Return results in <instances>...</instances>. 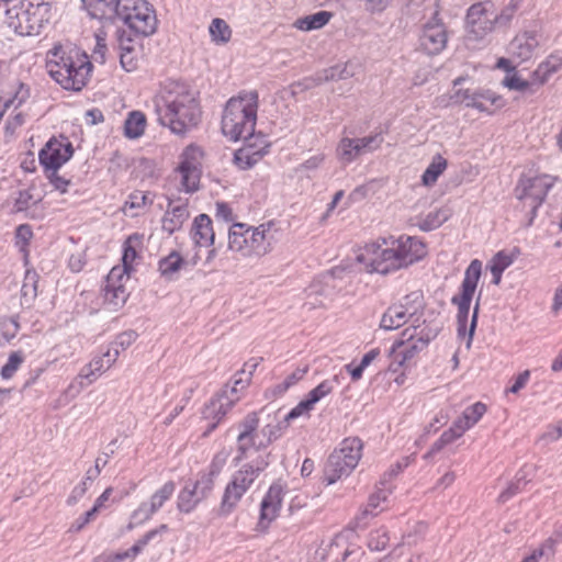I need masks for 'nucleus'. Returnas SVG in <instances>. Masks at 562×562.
Instances as JSON below:
<instances>
[{
  "mask_svg": "<svg viewBox=\"0 0 562 562\" xmlns=\"http://www.w3.org/2000/svg\"><path fill=\"white\" fill-rule=\"evenodd\" d=\"M427 254L422 239L412 236L379 238L367 244L356 260L368 272L387 274L405 269L422 260Z\"/></svg>",
  "mask_w": 562,
  "mask_h": 562,
  "instance_id": "1",
  "label": "nucleus"
},
{
  "mask_svg": "<svg viewBox=\"0 0 562 562\" xmlns=\"http://www.w3.org/2000/svg\"><path fill=\"white\" fill-rule=\"evenodd\" d=\"M158 122L177 135H184L195 128L202 111L195 93L184 85H165L154 99Z\"/></svg>",
  "mask_w": 562,
  "mask_h": 562,
  "instance_id": "2",
  "label": "nucleus"
},
{
  "mask_svg": "<svg viewBox=\"0 0 562 562\" xmlns=\"http://www.w3.org/2000/svg\"><path fill=\"white\" fill-rule=\"evenodd\" d=\"M49 76L64 89L80 91L88 82L92 64L89 56L71 44H56L46 54Z\"/></svg>",
  "mask_w": 562,
  "mask_h": 562,
  "instance_id": "3",
  "label": "nucleus"
},
{
  "mask_svg": "<svg viewBox=\"0 0 562 562\" xmlns=\"http://www.w3.org/2000/svg\"><path fill=\"white\" fill-rule=\"evenodd\" d=\"M280 235L273 222L258 226L234 223L228 231V249L244 258H261L273 250Z\"/></svg>",
  "mask_w": 562,
  "mask_h": 562,
  "instance_id": "4",
  "label": "nucleus"
},
{
  "mask_svg": "<svg viewBox=\"0 0 562 562\" xmlns=\"http://www.w3.org/2000/svg\"><path fill=\"white\" fill-rule=\"evenodd\" d=\"M258 109V94L255 91L240 93L231 98L222 117V132L231 140L252 136Z\"/></svg>",
  "mask_w": 562,
  "mask_h": 562,
  "instance_id": "5",
  "label": "nucleus"
},
{
  "mask_svg": "<svg viewBox=\"0 0 562 562\" xmlns=\"http://www.w3.org/2000/svg\"><path fill=\"white\" fill-rule=\"evenodd\" d=\"M481 272L482 262L479 259L472 260L469 267L465 269L464 278L460 288V294L454 295L451 299L452 304L458 306V335L462 337L467 336L465 346L468 349L471 347L476 327L479 302H476L474 306L469 329L467 328V324L470 313V305L475 293L477 282L480 280Z\"/></svg>",
  "mask_w": 562,
  "mask_h": 562,
  "instance_id": "6",
  "label": "nucleus"
},
{
  "mask_svg": "<svg viewBox=\"0 0 562 562\" xmlns=\"http://www.w3.org/2000/svg\"><path fill=\"white\" fill-rule=\"evenodd\" d=\"M8 26L20 36H36L49 24L53 12L48 0H25L7 11Z\"/></svg>",
  "mask_w": 562,
  "mask_h": 562,
  "instance_id": "7",
  "label": "nucleus"
},
{
  "mask_svg": "<svg viewBox=\"0 0 562 562\" xmlns=\"http://www.w3.org/2000/svg\"><path fill=\"white\" fill-rule=\"evenodd\" d=\"M269 456L270 453L260 454L251 462L243 464L233 473L222 496L220 504L221 515L227 516L235 510L243 496L269 465Z\"/></svg>",
  "mask_w": 562,
  "mask_h": 562,
  "instance_id": "8",
  "label": "nucleus"
},
{
  "mask_svg": "<svg viewBox=\"0 0 562 562\" xmlns=\"http://www.w3.org/2000/svg\"><path fill=\"white\" fill-rule=\"evenodd\" d=\"M436 336L437 330L427 325L425 321L423 324L407 326L391 348L393 360L390 363V370L395 372L415 359Z\"/></svg>",
  "mask_w": 562,
  "mask_h": 562,
  "instance_id": "9",
  "label": "nucleus"
},
{
  "mask_svg": "<svg viewBox=\"0 0 562 562\" xmlns=\"http://www.w3.org/2000/svg\"><path fill=\"white\" fill-rule=\"evenodd\" d=\"M362 456V441L357 437L344 439L328 457L324 468V481L330 485L347 477L356 469Z\"/></svg>",
  "mask_w": 562,
  "mask_h": 562,
  "instance_id": "10",
  "label": "nucleus"
},
{
  "mask_svg": "<svg viewBox=\"0 0 562 562\" xmlns=\"http://www.w3.org/2000/svg\"><path fill=\"white\" fill-rule=\"evenodd\" d=\"M424 308L425 302L422 292H411L387 307L381 317L380 327L384 330H394L408 322L411 325L423 324Z\"/></svg>",
  "mask_w": 562,
  "mask_h": 562,
  "instance_id": "11",
  "label": "nucleus"
},
{
  "mask_svg": "<svg viewBox=\"0 0 562 562\" xmlns=\"http://www.w3.org/2000/svg\"><path fill=\"white\" fill-rule=\"evenodd\" d=\"M251 374L252 371H239L234 376L233 385H226L216 396L211 398L203 411L204 418L213 420L211 429H214L217 423L240 400L243 392L250 383Z\"/></svg>",
  "mask_w": 562,
  "mask_h": 562,
  "instance_id": "12",
  "label": "nucleus"
},
{
  "mask_svg": "<svg viewBox=\"0 0 562 562\" xmlns=\"http://www.w3.org/2000/svg\"><path fill=\"white\" fill-rule=\"evenodd\" d=\"M114 16L142 36L151 35L157 27L156 14L145 0H119Z\"/></svg>",
  "mask_w": 562,
  "mask_h": 562,
  "instance_id": "13",
  "label": "nucleus"
},
{
  "mask_svg": "<svg viewBox=\"0 0 562 562\" xmlns=\"http://www.w3.org/2000/svg\"><path fill=\"white\" fill-rule=\"evenodd\" d=\"M512 13L499 14L491 1L472 4L465 16V33L468 41L480 42L488 35L496 23L504 16L509 20Z\"/></svg>",
  "mask_w": 562,
  "mask_h": 562,
  "instance_id": "14",
  "label": "nucleus"
},
{
  "mask_svg": "<svg viewBox=\"0 0 562 562\" xmlns=\"http://www.w3.org/2000/svg\"><path fill=\"white\" fill-rule=\"evenodd\" d=\"M120 350L114 348V351L108 349L101 356L94 357L88 364H86L74 381L69 384L68 392L72 395L79 394L85 387L92 384L103 372L109 370L117 360Z\"/></svg>",
  "mask_w": 562,
  "mask_h": 562,
  "instance_id": "15",
  "label": "nucleus"
},
{
  "mask_svg": "<svg viewBox=\"0 0 562 562\" xmlns=\"http://www.w3.org/2000/svg\"><path fill=\"white\" fill-rule=\"evenodd\" d=\"M237 436V460L248 458L250 450L259 451L268 447L265 442V437L261 436V428L259 429V417L257 413L252 412L245 416L238 424Z\"/></svg>",
  "mask_w": 562,
  "mask_h": 562,
  "instance_id": "16",
  "label": "nucleus"
},
{
  "mask_svg": "<svg viewBox=\"0 0 562 562\" xmlns=\"http://www.w3.org/2000/svg\"><path fill=\"white\" fill-rule=\"evenodd\" d=\"M202 158L203 150L194 144L187 146L180 156L178 172L186 192H194L199 188Z\"/></svg>",
  "mask_w": 562,
  "mask_h": 562,
  "instance_id": "17",
  "label": "nucleus"
},
{
  "mask_svg": "<svg viewBox=\"0 0 562 562\" xmlns=\"http://www.w3.org/2000/svg\"><path fill=\"white\" fill-rule=\"evenodd\" d=\"M552 183L548 176L524 178L518 182L515 194L518 200L536 215L537 209L543 202Z\"/></svg>",
  "mask_w": 562,
  "mask_h": 562,
  "instance_id": "18",
  "label": "nucleus"
},
{
  "mask_svg": "<svg viewBox=\"0 0 562 562\" xmlns=\"http://www.w3.org/2000/svg\"><path fill=\"white\" fill-rule=\"evenodd\" d=\"M214 486L210 480L202 479L200 474L195 481H189L177 496V508L180 513L190 514L205 501L213 492Z\"/></svg>",
  "mask_w": 562,
  "mask_h": 562,
  "instance_id": "19",
  "label": "nucleus"
},
{
  "mask_svg": "<svg viewBox=\"0 0 562 562\" xmlns=\"http://www.w3.org/2000/svg\"><path fill=\"white\" fill-rule=\"evenodd\" d=\"M74 155L72 144L66 136L52 137L38 154L41 165L46 171L59 169Z\"/></svg>",
  "mask_w": 562,
  "mask_h": 562,
  "instance_id": "20",
  "label": "nucleus"
},
{
  "mask_svg": "<svg viewBox=\"0 0 562 562\" xmlns=\"http://www.w3.org/2000/svg\"><path fill=\"white\" fill-rule=\"evenodd\" d=\"M448 43V32L443 22L439 19L438 12L427 21L419 36V47L428 55H438Z\"/></svg>",
  "mask_w": 562,
  "mask_h": 562,
  "instance_id": "21",
  "label": "nucleus"
},
{
  "mask_svg": "<svg viewBox=\"0 0 562 562\" xmlns=\"http://www.w3.org/2000/svg\"><path fill=\"white\" fill-rule=\"evenodd\" d=\"M176 485L172 481L166 482L159 487L147 502H143L132 514L128 529L135 525H139L148 520L155 513H157L167 501L173 495Z\"/></svg>",
  "mask_w": 562,
  "mask_h": 562,
  "instance_id": "22",
  "label": "nucleus"
},
{
  "mask_svg": "<svg viewBox=\"0 0 562 562\" xmlns=\"http://www.w3.org/2000/svg\"><path fill=\"white\" fill-rule=\"evenodd\" d=\"M130 277L125 276L124 269L112 268L109 272L103 289L104 302L112 310H117L123 306L127 300L128 293L125 288V282Z\"/></svg>",
  "mask_w": 562,
  "mask_h": 562,
  "instance_id": "23",
  "label": "nucleus"
},
{
  "mask_svg": "<svg viewBox=\"0 0 562 562\" xmlns=\"http://www.w3.org/2000/svg\"><path fill=\"white\" fill-rule=\"evenodd\" d=\"M191 237L199 248H209L204 265H209L216 256V250L212 248L215 239V233L212 226V220L206 214H200L193 221Z\"/></svg>",
  "mask_w": 562,
  "mask_h": 562,
  "instance_id": "24",
  "label": "nucleus"
},
{
  "mask_svg": "<svg viewBox=\"0 0 562 562\" xmlns=\"http://www.w3.org/2000/svg\"><path fill=\"white\" fill-rule=\"evenodd\" d=\"M244 139L246 140L245 145L235 153V162L239 168L247 169L263 157L267 153L268 145L262 138H260L259 144H257L258 138L254 137V135Z\"/></svg>",
  "mask_w": 562,
  "mask_h": 562,
  "instance_id": "25",
  "label": "nucleus"
},
{
  "mask_svg": "<svg viewBox=\"0 0 562 562\" xmlns=\"http://www.w3.org/2000/svg\"><path fill=\"white\" fill-rule=\"evenodd\" d=\"M539 43L535 34L522 33L517 35L509 44L508 52L518 63L530 59Z\"/></svg>",
  "mask_w": 562,
  "mask_h": 562,
  "instance_id": "26",
  "label": "nucleus"
},
{
  "mask_svg": "<svg viewBox=\"0 0 562 562\" xmlns=\"http://www.w3.org/2000/svg\"><path fill=\"white\" fill-rule=\"evenodd\" d=\"M200 260V256L196 252L188 263L195 266ZM187 263L179 252L172 251L168 256L161 258L158 262V270L166 280L171 281L176 279L177 273L181 267Z\"/></svg>",
  "mask_w": 562,
  "mask_h": 562,
  "instance_id": "27",
  "label": "nucleus"
},
{
  "mask_svg": "<svg viewBox=\"0 0 562 562\" xmlns=\"http://www.w3.org/2000/svg\"><path fill=\"white\" fill-rule=\"evenodd\" d=\"M282 503V487L271 485L268 493L261 502L260 519L261 521H272L279 514Z\"/></svg>",
  "mask_w": 562,
  "mask_h": 562,
  "instance_id": "28",
  "label": "nucleus"
},
{
  "mask_svg": "<svg viewBox=\"0 0 562 562\" xmlns=\"http://www.w3.org/2000/svg\"><path fill=\"white\" fill-rule=\"evenodd\" d=\"M189 216L190 213L187 205H169L162 217V229L168 234H172L182 227Z\"/></svg>",
  "mask_w": 562,
  "mask_h": 562,
  "instance_id": "29",
  "label": "nucleus"
},
{
  "mask_svg": "<svg viewBox=\"0 0 562 562\" xmlns=\"http://www.w3.org/2000/svg\"><path fill=\"white\" fill-rule=\"evenodd\" d=\"M562 67V50L551 54L533 71V78L537 80V87L544 85L549 78Z\"/></svg>",
  "mask_w": 562,
  "mask_h": 562,
  "instance_id": "30",
  "label": "nucleus"
},
{
  "mask_svg": "<svg viewBox=\"0 0 562 562\" xmlns=\"http://www.w3.org/2000/svg\"><path fill=\"white\" fill-rule=\"evenodd\" d=\"M83 8L94 19H112L119 0H81Z\"/></svg>",
  "mask_w": 562,
  "mask_h": 562,
  "instance_id": "31",
  "label": "nucleus"
},
{
  "mask_svg": "<svg viewBox=\"0 0 562 562\" xmlns=\"http://www.w3.org/2000/svg\"><path fill=\"white\" fill-rule=\"evenodd\" d=\"M167 526L161 525L157 529L149 530L142 538H139L130 549L119 552L115 554V561H123L126 559H134L140 552H143L144 548L154 540L160 532L166 531Z\"/></svg>",
  "mask_w": 562,
  "mask_h": 562,
  "instance_id": "32",
  "label": "nucleus"
},
{
  "mask_svg": "<svg viewBox=\"0 0 562 562\" xmlns=\"http://www.w3.org/2000/svg\"><path fill=\"white\" fill-rule=\"evenodd\" d=\"M143 235L133 234L124 243V252L122 257L123 266L117 267L119 269L125 270V276L130 277L133 262L137 258V251L143 245Z\"/></svg>",
  "mask_w": 562,
  "mask_h": 562,
  "instance_id": "33",
  "label": "nucleus"
},
{
  "mask_svg": "<svg viewBox=\"0 0 562 562\" xmlns=\"http://www.w3.org/2000/svg\"><path fill=\"white\" fill-rule=\"evenodd\" d=\"M480 90L459 89L451 97V101L458 104H464L468 108H474L480 112H490V106L479 99Z\"/></svg>",
  "mask_w": 562,
  "mask_h": 562,
  "instance_id": "34",
  "label": "nucleus"
},
{
  "mask_svg": "<svg viewBox=\"0 0 562 562\" xmlns=\"http://www.w3.org/2000/svg\"><path fill=\"white\" fill-rule=\"evenodd\" d=\"M447 167V159L440 154L435 155L422 176V183L425 187H432L437 182L438 178L445 172Z\"/></svg>",
  "mask_w": 562,
  "mask_h": 562,
  "instance_id": "35",
  "label": "nucleus"
},
{
  "mask_svg": "<svg viewBox=\"0 0 562 562\" xmlns=\"http://www.w3.org/2000/svg\"><path fill=\"white\" fill-rule=\"evenodd\" d=\"M451 212L448 207L435 209L420 217L417 225L422 231L429 232L441 226L450 217Z\"/></svg>",
  "mask_w": 562,
  "mask_h": 562,
  "instance_id": "36",
  "label": "nucleus"
},
{
  "mask_svg": "<svg viewBox=\"0 0 562 562\" xmlns=\"http://www.w3.org/2000/svg\"><path fill=\"white\" fill-rule=\"evenodd\" d=\"M146 127V116L139 111H133L128 114L124 123V134L131 139L140 137Z\"/></svg>",
  "mask_w": 562,
  "mask_h": 562,
  "instance_id": "37",
  "label": "nucleus"
},
{
  "mask_svg": "<svg viewBox=\"0 0 562 562\" xmlns=\"http://www.w3.org/2000/svg\"><path fill=\"white\" fill-rule=\"evenodd\" d=\"M504 87L509 90H516L520 92L535 93L539 87H537V80L532 77L531 80H526L518 76L516 72L507 74L503 80Z\"/></svg>",
  "mask_w": 562,
  "mask_h": 562,
  "instance_id": "38",
  "label": "nucleus"
},
{
  "mask_svg": "<svg viewBox=\"0 0 562 562\" xmlns=\"http://www.w3.org/2000/svg\"><path fill=\"white\" fill-rule=\"evenodd\" d=\"M330 18L331 13L327 11H318L314 14L299 19L294 25L302 31L317 30L326 25Z\"/></svg>",
  "mask_w": 562,
  "mask_h": 562,
  "instance_id": "39",
  "label": "nucleus"
},
{
  "mask_svg": "<svg viewBox=\"0 0 562 562\" xmlns=\"http://www.w3.org/2000/svg\"><path fill=\"white\" fill-rule=\"evenodd\" d=\"M359 67V64L356 61L335 65L325 70V80H346L353 77Z\"/></svg>",
  "mask_w": 562,
  "mask_h": 562,
  "instance_id": "40",
  "label": "nucleus"
},
{
  "mask_svg": "<svg viewBox=\"0 0 562 562\" xmlns=\"http://www.w3.org/2000/svg\"><path fill=\"white\" fill-rule=\"evenodd\" d=\"M209 32L212 42L215 44H226L232 36V30L227 22L223 19L215 18L212 20Z\"/></svg>",
  "mask_w": 562,
  "mask_h": 562,
  "instance_id": "41",
  "label": "nucleus"
},
{
  "mask_svg": "<svg viewBox=\"0 0 562 562\" xmlns=\"http://www.w3.org/2000/svg\"><path fill=\"white\" fill-rule=\"evenodd\" d=\"M337 154L339 159L345 164H350L361 156L357 138H342L338 144Z\"/></svg>",
  "mask_w": 562,
  "mask_h": 562,
  "instance_id": "42",
  "label": "nucleus"
},
{
  "mask_svg": "<svg viewBox=\"0 0 562 562\" xmlns=\"http://www.w3.org/2000/svg\"><path fill=\"white\" fill-rule=\"evenodd\" d=\"M337 384V376H334L333 379L329 380H325L322 383H319L316 387L311 390L306 395V398L315 406L317 402H319L322 398L330 394Z\"/></svg>",
  "mask_w": 562,
  "mask_h": 562,
  "instance_id": "43",
  "label": "nucleus"
},
{
  "mask_svg": "<svg viewBox=\"0 0 562 562\" xmlns=\"http://www.w3.org/2000/svg\"><path fill=\"white\" fill-rule=\"evenodd\" d=\"M288 425L289 423L284 418L283 420L268 423L261 427V436L266 438L265 442L269 446L279 439L288 428Z\"/></svg>",
  "mask_w": 562,
  "mask_h": 562,
  "instance_id": "44",
  "label": "nucleus"
},
{
  "mask_svg": "<svg viewBox=\"0 0 562 562\" xmlns=\"http://www.w3.org/2000/svg\"><path fill=\"white\" fill-rule=\"evenodd\" d=\"M226 460H227V454L226 453H217L211 464L209 465V468L205 470V471H202L200 472V476L202 479H207L210 480L211 482V485L215 486V479L218 476V474L221 473L222 469L224 468L225 463H226Z\"/></svg>",
  "mask_w": 562,
  "mask_h": 562,
  "instance_id": "45",
  "label": "nucleus"
},
{
  "mask_svg": "<svg viewBox=\"0 0 562 562\" xmlns=\"http://www.w3.org/2000/svg\"><path fill=\"white\" fill-rule=\"evenodd\" d=\"M37 279L35 271H26L23 285L21 288L22 299L24 303L32 302L37 295Z\"/></svg>",
  "mask_w": 562,
  "mask_h": 562,
  "instance_id": "46",
  "label": "nucleus"
},
{
  "mask_svg": "<svg viewBox=\"0 0 562 562\" xmlns=\"http://www.w3.org/2000/svg\"><path fill=\"white\" fill-rule=\"evenodd\" d=\"M390 495L391 492L389 490L379 488L369 496L367 505L375 513L380 514L387 508Z\"/></svg>",
  "mask_w": 562,
  "mask_h": 562,
  "instance_id": "47",
  "label": "nucleus"
},
{
  "mask_svg": "<svg viewBox=\"0 0 562 562\" xmlns=\"http://www.w3.org/2000/svg\"><path fill=\"white\" fill-rule=\"evenodd\" d=\"M146 201L147 195L144 192H134L128 196V200L125 202L123 206V212L132 217L136 216L138 213L132 211L142 209L146 204Z\"/></svg>",
  "mask_w": 562,
  "mask_h": 562,
  "instance_id": "48",
  "label": "nucleus"
},
{
  "mask_svg": "<svg viewBox=\"0 0 562 562\" xmlns=\"http://www.w3.org/2000/svg\"><path fill=\"white\" fill-rule=\"evenodd\" d=\"M20 330V324L16 316L0 318V335L5 340H11Z\"/></svg>",
  "mask_w": 562,
  "mask_h": 562,
  "instance_id": "49",
  "label": "nucleus"
},
{
  "mask_svg": "<svg viewBox=\"0 0 562 562\" xmlns=\"http://www.w3.org/2000/svg\"><path fill=\"white\" fill-rule=\"evenodd\" d=\"M24 361V355L22 351H14L9 356L7 363L1 369V376L3 379H10L20 368Z\"/></svg>",
  "mask_w": 562,
  "mask_h": 562,
  "instance_id": "50",
  "label": "nucleus"
},
{
  "mask_svg": "<svg viewBox=\"0 0 562 562\" xmlns=\"http://www.w3.org/2000/svg\"><path fill=\"white\" fill-rule=\"evenodd\" d=\"M357 143L360 149L361 155L372 153L380 148L383 143V137L380 133L364 136L361 138H357Z\"/></svg>",
  "mask_w": 562,
  "mask_h": 562,
  "instance_id": "51",
  "label": "nucleus"
},
{
  "mask_svg": "<svg viewBox=\"0 0 562 562\" xmlns=\"http://www.w3.org/2000/svg\"><path fill=\"white\" fill-rule=\"evenodd\" d=\"M389 536L382 528L372 531L369 536L368 547L373 551H381L386 548Z\"/></svg>",
  "mask_w": 562,
  "mask_h": 562,
  "instance_id": "52",
  "label": "nucleus"
},
{
  "mask_svg": "<svg viewBox=\"0 0 562 562\" xmlns=\"http://www.w3.org/2000/svg\"><path fill=\"white\" fill-rule=\"evenodd\" d=\"M486 406L477 402L464 409L462 413V416L464 417V420H467L468 424H470L471 427H473L485 414Z\"/></svg>",
  "mask_w": 562,
  "mask_h": 562,
  "instance_id": "53",
  "label": "nucleus"
},
{
  "mask_svg": "<svg viewBox=\"0 0 562 562\" xmlns=\"http://www.w3.org/2000/svg\"><path fill=\"white\" fill-rule=\"evenodd\" d=\"M379 514L371 509L367 504L361 507L358 514L355 516L351 525L353 529H363L367 527L369 521L376 517Z\"/></svg>",
  "mask_w": 562,
  "mask_h": 562,
  "instance_id": "54",
  "label": "nucleus"
},
{
  "mask_svg": "<svg viewBox=\"0 0 562 562\" xmlns=\"http://www.w3.org/2000/svg\"><path fill=\"white\" fill-rule=\"evenodd\" d=\"M32 237L33 232L30 225H19L15 231V245L20 248L21 251H25Z\"/></svg>",
  "mask_w": 562,
  "mask_h": 562,
  "instance_id": "55",
  "label": "nucleus"
},
{
  "mask_svg": "<svg viewBox=\"0 0 562 562\" xmlns=\"http://www.w3.org/2000/svg\"><path fill=\"white\" fill-rule=\"evenodd\" d=\"M313 408L314 405L305 397L285 415V422L290 423L301 416H308Z\"/></svg>",
  "mask_w": 562,
  "mask_h": 562,
  "instance_id": "56",
  "label": "nucleus"
},
{
  "mask_svg": "<svg viewBox=\"0 0 562 562\" xmlns=\"http://www.w3.org/2000/svg\"><path fill=\"white\" fill-rule=\"evenodd\" d=\"M479 99H481V102H484L490 106L488 113H492L495 109L504 106L503 98L491 90H480Z\"/></svg>",
  "mask_w": 562,
  "mask_h": 562,
  "instance_id": "57",
  "label": "nucleus"
},
{
  "mask_svg": "<svg viewBox=\"0 0 562 562\" xmlns=\"http://www.w3.org/2000/svg\"><path fill=\"white\" fill-rule=\"evenodd\" d=\"M306 372H307V369H305V368H303V369H301V368L295 369L280 384L277 385L278 392L279 393H284L285 391H288L292 385H294L300 380H302Z\"/></svg>",
  "mask_w": 562,
  "mask_h": 562,
  "instance_id": "58",
  "label": "nucleus"
},
{
  "mask_svg": "<svg viewBox=\"0 0 562 562\" xmlns=\"http://www.w3.org/2000/svg\"><path fill=\"white\" fill-rule=\"evenodd\" d=\"M515 257L506 251H498L490 262V267L505 271L513 262Z\"/></svg>",
  "mask_w": 562,
  "mask_h": 562,
  "instance_id": "59",
  "label": "nucleus"
},
{
  "mask_svg": "<svg viewBox=\"0 0 562 562\" xmlns=\"http://www.w3.org/2000/svg\"><path fill=\"white\" fill-rule=\"evenodd\" d=\"M136 338L137 335L135 331H124L116 337V339L113 341L109 349L114 351V348H117L121 352L122 350L128 348L136 340Z\"/></svg>",
  "mask_w": 562,
  "mask_h": 562,
  "instance_id": "60",
  "label": "nucleus"
},
{
  "mask_svg": "<svg viewBox=\"0 0 562 562\" xmlns=\"http://www.w3.org/2000/svg\"><path fill=\"white\" fill-rule=\"evenodd\" d=\"M106 44L105 38L101 34L95 35V46L93 48L91 58L99 64L105 63Z\"/></svg>",
  "mask_w": 562,
  "mask_h": 562,
  "instance_id": "61",
  "label": "nucleus"
},
{
  "mask_svg": "<svg viewBox=\"0 0 562 562\" xmlns=\"http://www.w3.org/2000/svg\"><path fill=\"white\" fill-rule=\"evenodd\" d=\"M90 486L91 483L83 479L72 488L70 495L67 498V504L70 506L77 504L83 497Z\"/></svg>",
  "mask_w": 562,
  "mask_h": 562,
  "instance_id": "62",
  "label": "nucleus"
},
{
  "mask_svg": "<svg viewBox=\"0 0 562 562\" xmlns=\"http://www.w3.org/2000/svg\"><path fill=\"white\" fill-rule=\"evenodd\" d=\"M120 63L124 70L133 71L137 67V50L121 52Z\"/></svg>",
  "mask_w": 562,
  "mask_h": 562,
  "instance_id": "63",
  "label": "nucleus"
},
{
  "mask_svg": "<svg viewBox=\"0 0 562 562\" xmlns=\"http://www.w3.org/2000/svg\"><path fill=\"white\" fill-rule=\"evenodd\" d=\"M470 428H472L470 426V424H468L467 420H464V417L461 416L446 431L448 435L451 436L452 440L454 441L456 439L460 438Z\"/></svg>",
  "mask_w": 562,
  "mask_h": 562,
  "instance_id": "64",
  "label": "nucleus"
}]
</instances>
